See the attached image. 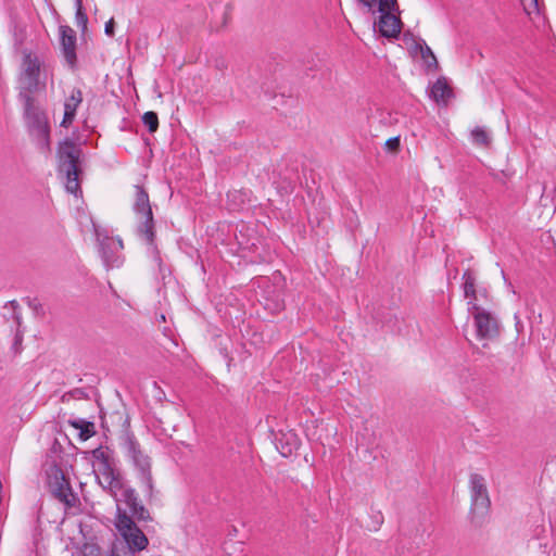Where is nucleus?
<instances>
[{
  "label": "nucleus",
  "instance_id": "1",
  "mask_svg": "<svg viewBox=\"0 0 556 556\" xmlns=\"http://www.w3.org/2000/svg\"><path fill=\"white\" fill-rule=\"evenodd\" d=\"M24 102V118L31 140L42 153L51 152L50 125L43 110L35 105L31 96L20 92Z\"/></svg>",
  "mask_w": 556,
  "mask_h": 556
},
{
  "label": "nucleus",
  "instance_id": "2",
  "mask_svg": "<svg viewBox=\"0 0 556 556\" xmlns=\"http://www.w3.org/2000/svg\"><path fill=\"white\" fill-rule=\"evenodd\" d=\"M81 155V149L72 140L65 139L59 143L58 147V159H59V172L64 174L66 177L65 188L66 191L78 195L81 193L79 186L78 176L79 169V157Z\"/></svg>",
  "mask_w": 556,
  "mask_h": 556
},
{
  "label": "nucleus",
  "instance_id": "3",
  "mask_svg": "<svg viewBox=\"0 0 556 556\" xmlns=\"http://www.w3.org/2000/svg\"><path fill=\"white\" fill-rule=\"evenodd\" d=\"M124 448L126 455L130 458L138 471V477L146 488V496L152 498L154 484L151 472V458L142 451L139 442L132 433H127L124 438Z\"/></svg>",
  "mask_w": 556,
  "mask_h": 556
},
{
  "label": "nucleus",
  "instance_id": "4",
  "mask_svg": "<svg viewBox=\"0 0 556 556\" xmlns=\"http://www.w3.org/2000/svg\"><path fill=\"white\" fill-rule=\"evenodd\" d=\"M134 212L140 218L137 231L149 245L155 241V223L149 200V194L142 186H135Z\"/></svg>",
  "mask_w": 556,
  "mask_h": 556
},
{
  "label": "nucleus",
  "instance_id": "5",
  "mask_svg": "<svg viewBox=\"0 0 556 556\" xmlns=\"http://www.w3.org/2000/svg\"><path fill=\"white\" fill-rule=\"evenodd\" d=\"M94 463L93 470L98 481L103 489H109L116 496L117 490L123 489V481L118 471L112 466L106 452L96 448L92 452Z\"/></svg>",
  "mask_w": 556,
  "mask_h": 556
},
{
  "label": "nucleus",
  "instance_id": "6",
  "mask_svg": "<svg viewBox=\"0 0 556 556\" xmlns=\"http://www.w3.org/2000/svg\"><path fill=\"white\" fill-rule=\"evenodd\" d=\"M115 527L132 553L141 552L148 546V538L126 511L118 509Z\"/></svg>",
  "mask_w": 556,
  "mask_h": 556
},
{
  "label": "nucleus",
  "instance_id": "7",
  "mask_svg": "<svg viewBox=\"0 0 556 556\" xmlns=\"http://www.w3.org/2000/svg\"><path fill=\"white\" fill-rule=\"evenodd\" d=\"M467 305L468 312L473 318L477 338L479 340H493L498 337L500 323L497 318L473 301H468Z\"/></svg>",
  "mask_w": 556,
  "mask_h": 556
},
{
  "label": "nucleus",
  "instance_id": "8",
  "mask_svg": "<svg viewBox=\"0 0 556 556\" xmlns=\"http://www.w3.org/2000/svg\"><path fill=\"white\" fill-rule=\"evenodd\" d=\"M40 62L31 53H25L22 62V72L20 74L21 92L31 96L39 88Z\"/></svg>",
  "mask_w": 556,
  "mask_h": 556
},
{
  "label": "nucleus",
  "instance_id": "9",
  "mask_svg": "<svg viewBox=\"0 0 556 556\" xmlns=\"http://www.w3.org/2000/svg\"><path fill=\"white\" fill-rule=\"evenodd\" d=\"M399 10L397 1L395 0L392 4L387 7H380L377 9V13H380L379 21L375 23L378 27V31L382 37L396 38L402 30V21L395 14Z\"/></svg>",
  "mask_w": 556,
  "mask_h": 556
},
{
  "label": "nucleus",
  "instance_id": "10",
  "mask_svg": "<svg viewBox=\"0 0 556 556\" xmlns=\"http://www.w3.org/2000/svg\"><path fill=\"white\" fill-rule=\"evenodd\" d=\"M469 489L471 496V509L484 514L491 506L489 492L483 476L471 473L469 478Z\"/></svg>",
  "mask_w": 556,
  "mask_h": 556
},
{
  "label": "nucleus",
  "instance_id": "11",
  "mask_svg": "<svg viewBox=\"0 0 556 556\" xmlns=\"http://www.w3.org/2000/svg\"><path fill=\"white\" fill-rule=\"evenodd\" d=\"M122 492L121 498L118 501L124 502L125 505L128 507L131 518L137 519L138 521H149L151 520L150 513L148 509L143 506L141 501L139 500V496L135 489L130 486H125L123 484V489L119 490Z\"/></svg>",
  "mask_w": 556,
  "mask_h": 556
},
{
  "label": "nucleus",
  "instance_id": "12",
  "mask_svg": "<svg viewBox=\"0 0 556 556\" xmlns=\"http://www.w3.org/2000/svg\"><path fill=\"white\" fill-rule=\"evenodd\" d=\"M59 34H60V45H61L62 54H63L67 65L72 70H74L77 64L76 33L72 27H70L67 25H61L59 27Z\"/></svg>",
  "mask_w": 556,
  "mask_h": 556
},
{
  "label": "nucleus",
  "instance_id": "13",
  "mask_svg": "<svg viewBox=\"0 0 556 556\" xmlns=\"http://www.w3.org/2000/svg\"><path fill=\"white\" fill-rule=\"evenodd\" d=\"M124 249L121 238L104 237L100 241V254L106 268L119 266V252Z\"/></svg>",
  "mask_w": 556,
  "mask_h": 556
},
{
  "label": "nucleus",
  "instance_id": "14",
  "mask_svg": "<svg viewBox=\"0 0 556 556\" xmlns=\"http://www.w3.org/2000/svg\"><path fill=\"white\" fill-rule=\"evenodd\" d=\"M51 491L53 496L62 502L67 508L75 507L79 502L77 495L73 492L68 480H66L63 473H61L60 477L55 476L54 482L51 483Z\"/></svg>",
  "mask_w": 556,
  "mask_h": 556
},
{
  "label": "nucleus",
  "instance_id": "15",
  "mask_svg": "<svg viewBox=\"0 0 556 556\" xmlns=\"http://www.w3.org/2000/svg\"><path fill=\"white\" fill-rule=\"evenodd\" d=\"M83 102V92L79 88H74L71 91L70 97L65 100L64 103V115L61 122L62 127H70L75 119L76 111L80 103Z\"/></svg>",
  "mask_w": 556,
  "mask_h": 556
},
{
  "label": "nucleus",
  "instance_id": "16",
  "mask_svg": "<svg viewBox=\"0 0 556 556\" xmlns=\"http://www.w3.org/2000/svg\"><path fill=\"white\" fill-rule=\"evenodd\" d=\"M277 442V448L283 457L291 456L300 446L298 435L293 432L281 434Z\"/></svg>",
  "mask_w": 556,
  "mask_h": 556
},
{
  "label": "nucleus",
  "instance_id": "17",
  "mask_svg": "<svg viewBox=\"0 0 556 556\" xmlns=\"http://www.w3.org/2000/svg\"><path fill=\"white\" fill-rule=\"evenodd\" d=\"M453 96L452 88L448 86L444 78H439L431 88V97L438 103H446Z\"/></svg>",
  "mask_w": 556,
  "mask_h": 556
},
{
  "label": "nucleus",
  "instance_id": "18",
  "mask_svg": "<svg viewBox=\"0 0 556 556\" xmlns=\"http://www.w3.org/2000/svg\"><path fill=\"white\" fill-rule=\"evenodd\" d=\"M68 424L73 428L80 430L79 438L81 440H84V441L88 440L89 438H91L96 433L93 422L85 420L83 418H77L75 420H70Z\"/></svg>",
  "mask_w": 556,
  "mask_h": 556
},
{
  "label": "nucleus",
  "instance_id": "19",
  "mask_svg": "<svg viewBox=\"0 0 556 556\" xmlns=\"http://www.w3.org/2000/svg\"><path fill=\"white\" fill-rule=\"evenodd\" d=\"M464 279V294L465 298H469V301H477V294H476V278L470 270H466L463 274Z\"/></svg>",
  "mask_w": 556,
  "mask_h": 556
},
{
  "label": "nucleus",
  "instance_id": "20",
  "mask_svg": "<svg viewBox=\"0 0 556 556\" xmlns=\"http://www.w3.org/2000/svg\"><path fill=\"white\" fill-rule=\"evenodd\" d=\"M419 48L421 58L427 64V67L437 70L439 64L432 50L425 42H422V45H419Z\"/></svg>",
  "mask_w": 556,
  "mask_h": 556
},
{
  "label": "nucleus",
  "instance_id": "21",
  "mask_svg": "<svg viewBox=\"0 0 556 556\" xmlns=\"http://www.w3.org/2000/svg\"><path fill=\"white\" fill-rule=\"evenodd\" d=\"M472 141L482 147H488L491 142L490 136L486 130L482 127H476L471 131Z\"/></svg>",
  "mask_w": 556,
  "mask_h": 556
},
{
  "label": "nucleus",
  "instance_id": "22",
  "mask_svg": "<svg viewBox=\"0 0 556 556\" xmlns=\"http://www.w3.org/2000/svg\"><path fill=\"white\" fill-rule=\"evenodd\" d=\"M359 4L367 9L368 12L372 14L377 13V9L380 7H387V4H392L395 0H357Z\"/></svg>",
  "mask_w": 556,
  "mask_h": 556
},
{
  "label": "nucleus",
  "instance_id": "23",
  "mask_svg": "<svg viewBox=\"0 0 556 556\" xmlns=\"http://www.w3.org/2000/svg\"><path fill=\"white\" fill-rule=\"evenodd\" d=\"M142 123L147 126L149 132H154L159 128V117L155 112H146L142 116Z\"/></svg>",
  "mask_w": 556,
  "mask_h": 556
},
{
  "label": "nucleus",
  "instance_id": "24",
  "mask_svg": "<svg viewBox=\"0 0 556 556\" xmlns=\"http://www.w3.org/2000/svg\"><path fill=\"white\" fill-rule=\"evenodd\" d=\"M77 26L81 27L83 30L86 29L88 23V16L84 11L81 0H76V14H75Z\"/></svg>",
  "mask_w": 556,
  "mask_h": 556
},
{
  "label": "nucleus",
  "instance_id": "25",
  "mask_svg": "<svg viewBox=\"0 0 556 556\" xmlns=\"http://www.w3.org/2000/svg\"><path fill=\"white\" fill-rule=\"evenodd\" d=\"M525 12L530 15L539 12L538 0H520Z\"/></svg>",
  "mask_w": 556,
  "mask_h": 556
},
{
  "label": "nucleus",
  "instance_id": "26",
  "mask_svg": "<svg viewBox=\"0 0 556 556\" xmlns=\"http://www.w3.org/2000/svg\"><path fill=\"white\" fill-rule=\"evenodd\" d=\"M386 148L390 152H396L400 149V136L389 138L386 141Z\"/></svg>",
  "mask_w": 556,
  "mask_h": 556
},
{
  "label": "nucleus",
  "instance_id": "27",
  "mask_svg": "<svg viewBox=\"0 0 556 556\" xmlns=\"http://www.w3.org/2000/svg\"><path fill=\"white\" fill-rule=\"evenodd\" d=\"M114 27H115L114 18H110L105 23V27H104L105 35L109 36V37H113L114 36Z\"/></svg>",
  "mask_w": 556,
  "mask_h": 556
},
{
  "label": "nucleus",
  "instance_id": "28",
  "mask_svg": "<svg viewBox=\"0 0 556 556\" xmlns=\"http://www.w3.org/2000/svg\"><path fill=\"white\" fill-rule=\"evenodd\" d=\"M231 11H232V9L229 4L225 7V10L223 13V27H225L228 24V22L230 21Z\"/></svg>",
  "mask_w": 556,
  "mask_h": 556
},
{
  "label": "nucleus",
  "instance_id": "29",
  "mask_svg": "<svg viewBox=\"0 0 556 556\" xmlns=\"http://www.w3.org/2000/svg\"><path fill=\"white\" fill-rule=\"evenodd\" d=\"M22 342V333L17 330L15 338H14V344H20Z\"/></svg>",
  "mask_w": 556,
  "mask_h": 556
},
{
  "label": "nucleus",
  "instance_id": "30",
  "mask_svg": "<svg viewBox=\"0 0 556 556\" xmlns=\"http://www.w3.org/2000/svg\"><path fill=\"white\" fill-rule=\"evenodd\" d=\"M376 518H377V520H376V521H377V523H378V525H381V523H382V520H383V517H382L381 513H378V515H377V517H376Z\"/></svg>",
  "mask_w": 556,
  "mask_h": 556
},
{
  "label": "nucleus",
  "instance_id": "31",
  "mask_svg": "<svg viewBox=\"0 0 556 556\" xmlns=\"http://www.w3.org/2000/svg\"><path fill=\"white\" fill-rule=\"evenodd\" d=\"M515 320H516V326L518 327L521 324V321L517 314H515Z\"/></svg>",
  "mask_w": 556,
  "mask_h": 556
},
{
  "label": "nucleus",
  "instance_id": "32",
  "mask_svg": "<svg viewBox=\"0 0 556 556\" xmlns=\"http://www.w3.org/2000/svg\"><path fill=\"white\" fill-rule=\"evenodd\" d=\"M15 319H16V324L20 326L21 325V317L18 315H16Z\"/></svg>",
  "mask_w": 556,
  "mask_h": 556
}]
</instances>
